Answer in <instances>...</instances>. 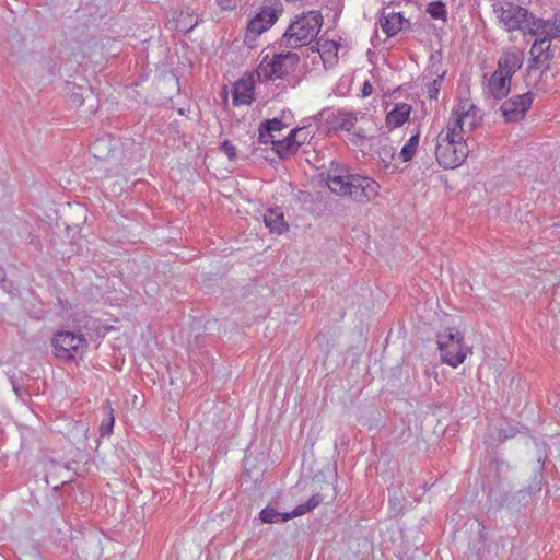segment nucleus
Returning a JSON list of instances; mask_svg holds the SVG:
<instances>
[{"label":"nucleus","mask_w":560,"mask_h":560,"mask_svg":"<svg viewBox=\"0 0 560 560\" xmlns=\"http://www.w3.org/2000/svg\"><path fill=\"white\" fill-rule=\"evenodd\" d=\"M534 96L532 92L513 96L500 106V110L505 121H518L523 119L532 106Z\"/></svg>","instance_id":"10"},{"label":"nucleus","mask_w":560,"mask_h":560,"mask_svg":"<svg viewBox=\"0 0 560 560\" xmlns=\"http://www.w3.org/2000/svg\"><path fill=\"white\" fill-rule=\"evenodd\" d=\"M330 127L335 130L350 131L354 128L358 116L352 112L337 110L328 118Z\"/></svg>","instance_id":"14"},{"label":"nucleus","mask_w":560,"mask_h":560,"mask_svg":"<svg viewBox=\"0 0 560 560\" xmlns=\"http://www.w3.org/2000/svg\"><path fill=\"white\" fill-rule=\"evenodd\" d=\"M91 152L96 159H106L112 151L110 139L102 137L96 139L91 145Z\"/></svg>","instance_id":"23"},{"label":"nucleus","mask_w":560,"mask_h":560,"mask_svg":"<svg viewBox=\"0 0 560 560\" xmlns=\"http://www.w3.org/2000/svg\"><path fill=\"white\" fill-rule=\"evenodd\" d=\"M326 184L334 194L358 202H366L373 199L380 189V185L373 178L349 174L347 170L338 166L329 168Z\"/></svg>","instance_id":"1"},{"label":"nucleus","mask_w":560,"mask_h":560,"mask_svg":"<svg viewBox=\"0 0 560 560\" xmlns=\"http://www.w3.org/2000/svg\"><path fill=\"white\" fill-rule=\"evenodd\" d=\"M427 12L433 18V19H441L445 20L446 18V9L445 4L442 1H434L431 2L428 5Z\"/></svg>","instance_id":"31"},{"label":"nucleus","mask_w":560,"mask_h":560,"mask_svg":"<svg viewBox=\"0 0 560 560\" xmlns=\"http://www.w3.org/2000/svg\"><path fill=\"white\" fill-rule=\"evenodd\" d=\"M480 121L479 110L470 100H460L446 124V128L464 137L472 132Z\"/></svg>","instance_id":"8"},{"label":"nucleus","mask_w":560,"mask_h":560,"mask_svg":"<svg viewBox=\"0 0 560 560\" xmlns=\"http://www.w3.org/2000/svg\"><path fill=\"white\" fill-rule=\"evenodd\" d=\"M405 19L400 13H390L381 19V27L387 36H394L401 31Z\"/></svg>","instance_id":"21"},{"label":"nucleus","mask_w":560,"mask_h":560,"mask_svg":"<svg viewBox=\"0 0 560 560\" xmlns=\"http://www.w3.org/2000/svg\"><path fill=\"white\" fill-rule=\"evenodd\" d=\"M270 27L271 26L269 24L262 23L260 21V18L254 16L247 25V33L257 36L266 32Z\"/></svg>","instance_id":"30"},{"label":"nucleus","mask_w":560,"mask_h":560,"mask_svg":"<svg viewBox=\"0 0 560 560\" xmlns=\"http://www.w3.org/2000/svg\"><path fill=\"white\" fill-rule=\"evenodd\" d=\"M199 23L198 18L191 12H179L178 16L174 21V27L178 32L189 33L191 32Z\"/></svg>","instance_id":"22"},{"label":"nucleus","mask_w":560,"mask_h":560,"mask_svg":"<svg viewBox=\"0 0 560 560\" xmlns=\"http://www.w3.org/2000/svg\"><path fill=\"white\" fill-rule=\"evenodd\" d=\"M296 143V140L291 137L290 131L284 138L280 137L277 141H273L272 150L283 159L294 154L300 149Z\"/></svg>","instance_id":"19"},{"label":"nucleus","mask_w":560,"mask_h":560,"mask_svg":"<svg viewBox=\"0 0 560 560\" xmlns=\"http://www.w3.org/2000/svg\"><path fill=\"white\" fill-rule=\"evenodd\" d=\"M282 11L283 8L280 0H266L265 4L255 16L260 18L262 23L272 26Z\"/></svg>","instance_id":"15"},{"label":"nucleus","mask_w":560,"mask_h":560,"mask_svg":"<svg viewBox=\"0 0 560 560\" xmlns=\"http://www.w3.org/2000/svg\"><path fill=\"white\" fill-rule=\"evenodd\" d=\"M323 18L317 11H310L293 21L282 36L287 48H299L310 44L319 33Z\"/></svg>","instance_id":"6"},{"label":"nucleus","mask_w":560,"mask_h":560,"mask_svg":"<svg viewBox=\"0 0 560 560\" xmlns=\"http://www.w3.org/2000/svg\"><path fill=\"white\" fill-rule=\"evenodd\" d=\"M84 436H86V432H88V428H85L84 425H81V430H80Z\"/></svg>","instance_id":"38"},{"label":"nucleus","mask_w":560,"mask_h":560,"mask_svg":"<svg viewBox=\"0 0 560 560\" xmlns=\"http://www.w3.org/2000/svg\"><path fill=\"white\" fill-rule=\"evenodd\" d=\"M469 147L464 137L444 127L436 137L435 156L444 168H456L467 159Z\"/></svg>","instance_id":"3"},{"label":"nucleus","mask_w":560,"mask_h":560,"mask_svg":"<svg viewBox=\"0 0 560 560\" xmlns=\"http://www.w3.org/2000/svg\"><path fill=\"white\" fill-rule=\"evenodd\" d=\"M411 106L407 103H398L386 115V125L389 128H397L402 126L409 118Z\"/></svg>","instance_id":"17"},{"label":"nucleus","mask_w":560,"mask_h":560,"mask_svg":"<svg viewBox=\"0 0 560 560\" xmlns=\"http://www.w3.org/2000/svg\"><path fill=\"white\" fill-rule=\"evenodd\" d=\"M419 145V135H413L409 138L406 144L401 148L399 156L404 162L412 160L416 150Z\"/></svg>","instance_id":"25"},{"label":"nucleus","mask_w":560,"mask_h":560,"mask_svg":"<svg viewBox=\"0 0 560 560\" xmlns=\"http://www.w3.org/2000/svg\"><path fill=\"white\" fill-rule=\"evenodd\" d=\"M339 44L334 40L324 42L318 48L325 68H331L338 60Z\"/></svg>","instance_id":"18"},{"label":"nucleus","mask_w":560,"mask_h":560,"mask_svg":"<svg viewBox=\"0 0 560 560\" xmlns=\"http://www.w3.org/2000/svg\"><path fill=\"white\" fill-rule=\"evenodd\" d=\"M284 513H280L278 512L276 509L273 508H265L260 511L259 513V520L261 523L264 524H273V523H279V522H283L282 521V516H283Z\"/></svg>","instance_id":"27"},{"label":"nucleus","mask_w":560,"mask_h":560,"mask_svg":"<svg viewBox=\"0 0 560 560\" xmlns=\"http://www.w3.org/2000/svg\"><path fill=\"white\" fill-rule=\"evenodd\" d=\"M522 57L514 51L504 52L498 60L497 70L491 74L486 86V93L494 100H502L511 91V79L521 69Z\"/></svg>","instance_id":"4"},{"label":"nucleus","mask_w":560,"mask_h":560,"mask_svg":"<svg viewBox=\"0 0 560 560\" xmlns=\"http://www.w3.org/2000/svg\"><path fill=\"white\" fill-rule=\"evenodd\" d=\"M217 3L223 10L233 9L235 7L234 0H217Z\"/></svg>","instance_id":"34"},{"label":"nucleus","mask_w":560,"mask_h":560,"mask_svg":"<svg viewBox=\"0 0 560 560\" xmlns=\"http://www.w3.org/2000/svg\"><path fill=\"white\" fill-rule=\"evenodd\" d=\"M5 279V272L3 268L0 266V282H2Z\"/></svg>","instance_id":"37"},{"label":"nucleus","mask_w":560,"mask_h":560,"mask_svg":"<svg viewBox=\"0 0 560 560\" xmlns=\"http://www.w3.org/2000/svg\"><path fill=\"white\" fill-rule=\"evenodd\" d=\"M287 128V124L282 122L281 119L273 118L266 120L259 126V141L261 143H273L280 138V132Z\"/></svg>","instance_id":"12"},{"label":"nucleus","mask_w":560,"mask_h":560,"mask_svg":"<svg viewBox=\"0 0 560 560\" xmlns=\"http://www.w3.org/2000/svg\"><path fill=\"white\" fill-rule=\"evenodd\" d=\"M436 343L444 363L452 368L460 365L469 350L464 347V336L455 328H445L438 332Z\"/></svg>","instance_id":"7"},{"label":"nucleus","mask_w":560,"mask_h":560,"mask_svg":"<svg viewBox=\"0 0 560 560\" xmlns=\"http://www.w3.org/2000/svg\"><path fill=\"white\" fill-rule=\"evenodd\" d=\"M9 378H10V383H11V385H12V389H13L14 394H15L19 398L24 399V397H25L26 395H28V394H27V392L23 388V386L19 385V383H18V381H16V377H15V374L10 375V377H9Z\"/></svg>","instance_id":"32"},{"label":"nucleus","mask_w":560,"mask_h":560,"mask_svg":"<svg viewBox=\"0 0 560 560\" xmlns=\"http://www.w3.org/2000/svg\"><path fill=\"white\" fill-rule=\"evenodd\" d=\"M221 150L230 160H234L236 158V147L230 140H224L222 142Z\"/></svg>","instance_id":"33"},{"label":"nucleus","mask_w":560,"mask_h":560,"mask_svg":"<svg viewBox=\"0 0 560 560\" xmlns=\"http://www.w3.org/2000/svg\"><path fill=\"white\" fill-rule=\"evenodd\" d=\"M313 133L310 127L303 126L291 130V137L296 140V144L300 148L304 143L311 140Z\"/></svg>","instance_id":"29"},{"label":"nucleus","mask_w":560,"mask_h":560,"mask_svg":"<svg viewBox=\"0 0 560 560\" xmlns=\"http://www.w3.org/2000/svg\"><path fill=\"white\" fill-rule=\"evenodd\" d=\"M264 223L271 233L282 234L288 231L289 225L284 220L283 213L278 209H268L264 213Z\"/></svg>","instance_id":"16"},{"label":"nucleus","mask_w":560,"mask_h":560,"mask_svg":"<svg viewBox=\"0 0 560 560\" xmlns=\"http://www.w3.org/2000/svg\"><path fill=\"white\" fill-rule=\"evenodd\" d=\"M515 435V431L511 430L509 433L505 430L499 432V439L504 441Z\"/></svg>","instance_id":"36"},{"label":"nucleus","mask_w":560,"mask_h":560,"mask_svg":"<svg viewBox=\"0 0 560 560\" xmlns=\"http://www.w3.org/2000/svg\"><path fill=\"white\" fill-rule=\"evenodd\" d=\"M256 68V75L260 82L284 79L295 71L300 56L296 52L287 51L280 54H261Z\"/></svg>","instance_id":"5"},{"label":"nucleus","mask_w":560,"mask_h":560,"mask_svg":"<svg viewBox=\"0 0 560 560\" xmlns=\"http://www.w3.org/2000/svg\"><path fill=\"white\" fill-rule=\"evenodd\" d=\"M323 497L319 493L312 495L305 503L299 504L294 508L292 512L284 513L282 516V521H289L293 517L304 515L315 508H317L323 502Z\"/></svg>","instance_id":"20"},{"label":"nucleus","mask_w":560,"mask_h":560,"mask_svg":"<svg viewBox=\"0 0 560 560\" xmlns=\"http://www.w3.org/2000/svg\"><path fill=\"white\" fill-rule=\"evenodd\" d=\"M445 73H446L445 70H442L440 72V69H436L435 71H433V74H435L436 78H434L432 80V82L428 84V94H429L430 98H438V95L440 93V86L444 79Z\"/></svg>","instance_id":"28"},{"label":"nucleus","mask_w":560,"mask_h":560,"mask_svg":"<svg viewBox=\"0 0 560 560\" xmlns=\"http://www.w3.org/2000/svg\"><path fill=\"white\" fill-rule=\"evenodd\" d=\"M493 11L509 32L521 31L527 34L542 33L544 27H549V32L557 30L555 22H544L542 19L535 18L527 9L511 2H495Z\"/></svg>","instance_id":"2"},{"label":"nucleus","mask_w":560,"mask_h":560,"mask_svg":"<svg viewBox=\"0 0 560 560\" xmlns=\"http://www.w3.org/2000/svg\"><path fill=\"white\" fill-rule=\"evenodd\" d=\"M105 416H106V418L102 421L101 427H100L101 436L109 435L113 432V427L115 423V416H114V409L109 401H106Z\"/></svg>","instance_id":"24"},{"label":"nucleus","mask_w":560,"mask_h":560,"mask_svg":"<svg viewBox=\"0 0 560 560\" xmlns=\"http://www.w3.org/2000/svg\"><path fill=\"white\" fill-rule=\"evenodd\" d=\"M254 83L250 80H241L235 83L233 91V103L236 106L249 105L254 101Z\"/></svg>","instance_id":"13"},{"label":"nucleus","mask_w":560,"mask_h":560,"mask_svg":"<svg viewBox=\"0 0 560 560\" xmlns=\"http://www.w3.org/2000/svg\"><path fill=\"white\" fill-rule=\"evenodd\" d=\"M51 345L57 358L73 360L80 350L88 347V341L82 334L59 330L55 332Z\"/></svg>","instance_id":"9"},{"label":"nucleus","mask_w":560,"mask_h":560,"mask_svg":"<svg viewBox=\"0 0 560 560\" xmlns=\"http://www.w3.org/2000/svg\"><path fill=\"white\" fill-rule=\"evenodd\" d=\"M544 22H555L557 30L549 32V27H544L541 30L544 31L542 33H529L537 37L530 47V54L536 58L544 57L545 59H548L551 38L560 36V19L555 16L552 19L544 20Z\"/></svg>","instance_id":"11"},{"label":"nucleus","mask_w":560,"mask_h":560,"mask_svg":"<svg viewBox=\"0 0 560 560\" xmlns=\"http://www.w3.org/2000/svg\"><path fill=\"white\" fill-rule=\"evenodd\" d=\"M377 155L381 162L383 163V167L388 170L392 166V162L396 155L395 149L393 145L388 143H384L377 150Z\"/></svg>","instance_id":"26"},{"label":"nucleus","mask_w":560,"mask_h":560,"mask_svg":"<svg viewBox=\"0 0 560 560\" xmlns=\"http://www.w3.org/2000/svg\"><path fill=\"white\" fill-rule=\"evenodd\" d=\"M373 92V86L369 81H365L362 89L361 94L363 97L370 96Z\"/></svg>","instance_id":"35"}]
</instances>
